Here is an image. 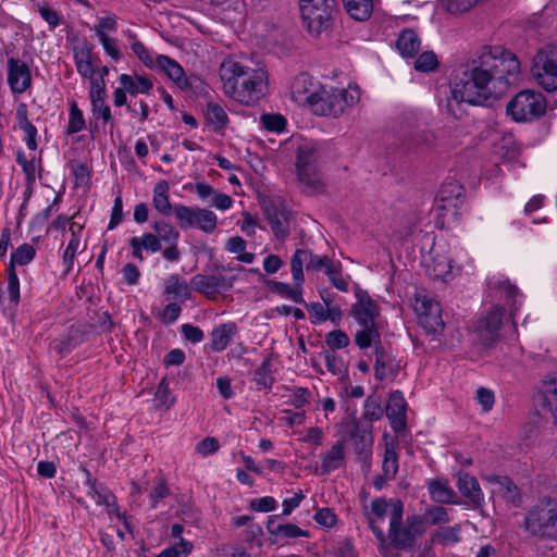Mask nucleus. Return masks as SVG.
Segmentation results:
<instances>
[{"label": "nucleus", "instance_id": "obj_7", "mask_svg": "<svg viewBox=\"0 0 557 557\" xmlns=\"http://www.w3.org/2000/svg\"><path fill=\"white\" fill-rule=\"evenodd\" d=\"M546 101L541 92L530 89L518 92L507 104L506 112L516 122H527L542 116Z\"/></svg>", "mask_w": 557, "mask_h": 557}, {"label": "nucleus", "instance_id": "obj_8", "mask_svg": "<svg viewBox=\"0 0 557 557\" xmlns=\"http://www.w3.org/2000/svg\"><path fill=\"white\" fill-rule=\"evenodd\" d=\"M533 75L547 92L557 91V45H546L533 57Z\"/></svg>", "mask_w": 557, "mask_h": 557}, {"label": "nucleus", "instance_id": "obj_21", "mask_svg": "<svg viewBox=\"0 0 557 557\" xmlns=\"http://www.w3.org/2000/svg\"><path fill=\"white\" fill-rule=\"evenodd\" d=\"M278 515L269 516L267 531L272 543H278L283 539L309 537L310 532L302 530L294 523H277Z\"/></svg>", "mask_w": 557, "mask_h": 557}, {"label": "nucleus", "instance_id": "obj_26", "mask_svg": "<svg viewBox=\"0 0 557 557\" xmlns=\"http://www.w3.org/2000/svg\"><path fill=\"white\" fill-rule=\"evenodd\" d=\"M16 120L20 129L25 133V144L28 149H37V128L28 120V107L26 103L21 102L16 107Z\"/></svg>", "mask_w": 557, "mask_h": 557}, {"label": "nucleus", "instance_id": "obj_6", "mask_svg": "<svg viewBox=\"0 0 557 557\" xmlns=\"http://www.w3.org/2000/svg\"><path fill=\"white\" fill-rule=\"evenodd\" d=\"M73 59L78 74L90 81V103L106 100V83L102 78H97L96 69H94L92 47L86 40L81 46L73 48Z\"/></svg>", "mask_w": 557, "mask_h": 557}, {"label": "nucleus", "instance_id": "obj_28", "mask_svg": "<svg viewBox=\"0 0 557 557\" xmlns=\"http://www.w3.org/2000/svg\"><path fill=\"white\" fill-rule=\"evenodd\" d=\"M190 286L180 274H171L164 286V295L177 301L184 302L191 297Z\"/></svg>", "mask_w": 557, "mask_h": 557}, {"label": "nucleus", "instance_id": "obj_47", "mask_svg": "<svg viewBox=\"0 0 557 557\" xmlns=\"http://www.w3.org/2000/svg\"><path fill=\"white\" fill-rule=\"evenodd\" d=\"M8 294L10 308L16 310L20 304V280L12 264L8 267Z\"/></svg>", "mask_w": 557, "mask_h": 557}, {"label": "nucleus", "instance_id": "obj_18", "mask_svg": "<svg viewBox=\"0 0 557 557\" xmlns=\"http://www.w3.org/2000/svg\"><path fill=\"white\" fill-rule=\"evenodd\" d=\"M374 356V376L377 381H384L388 376L395 379L398 375L401 367L391 348L385 347L382 343H377Z\"/></svg>", "mask_w": 557, "mask_h": 557}, {"label": "nucleus", "instance_id": "obj_9", "mask_svg": "<svg viewBox=\"0 0 557 557\" xmlns=\"http://www.w3.org/2000/svg\"><path fill=\"white\" fill-rule=\"evenodd\" d=\"M312 111L318 115H341L346 108L347 90L333 88L322 89L320 92H311L305 97Z\"/></svg>", "mask_w": 557, "mask_h": 557}, {"label": "nucleus", "instance_id": "obj_16", "mask_svg": "<svg viewBox=\"0 0 557 557\" xmlns=\"http://www.w3.org/2000/svg\"><path fill=\"white\" fill-rule=\"evenodd\" d=\"M235 277L223 275L196 274L190 278V287L209 299L215 298L221 290H228L233 287Z\"/></svg>", "mask_w": 557, "mask_h": 557}, {"label": "nucleus", "instance_id": "obj_42", "mask_svg": "<svg viewBox=\"0 0 557 557\" xmlns=\"http://www.w3.org/2000/svg\"><path fill=\"white\" fill-rule=\"evenodd\" d=\"M156 236L166 244H177L180 232L164 220H156L151 225Z\"/></svg>", "mask_w": 557, "mask_h": 557}, {"label": "nucleus", "instance_id": "obj_52", "mask_svg": "<svg viewBox=\"0 0 557 557\" xmlns=\"http://www.w3.org/2000/svg\"><path fill=\"white\" fill-rule=\"evenodd\" d=\"M91 112L96 120H102L103 124H110L111 131L115 127L116 123L106 100L91 102Z\"/></svg>", "mask_w": 557, "mask_h": 557}, {"label": "nucleus", "instance_id": "obj_35", "mask_svg": "<svg viewBox=\"0 0 557 557\" xmlns=\"http://www.w3.org/2000/svg\"><path fill=\"white\" fill-rule=\"evenodd\" d=\"M268 288L281 297L293 300L296 304H305L302 298L301 284L296 283V287H290L289 284L270 280L267 283Z\"/></svg>", "mask_w": 557, "mask_h": 557}, {"label": "nucleus", "instance_id": "obj_34", "mask_svg": "<svg viewBox=\"0 0 557 557\" xmlns=\"http://www.w3.org/2000/svg\"><path fill=\"white\" fill-rule=\"evenodd\" d=\"M152 203L154 209L164 216L174 213V207L169 199V184L166 181H161L156 184L153 188Z\"/></svg>", "mask_w": 557, "mask_h": 557}, {"label": "nucleus", "instance_id": "obj_51", "mask_svg": "<svg viewBox=\"0 0 557 557\" xmlns=\"http://www.w3.org/2000/svg\"><path fill=\"white\" fill-rule=\"evenodd\" d=\"M36 256L35 248L29 244H23L16 248L11 255L10 264L15 268V264L25 265L29 263Z\"/></svg>", "mask_w": 557, "mask_h": 557}, {"label": "nucleus", "instance_id": "obj_19", "mask_svg": "<svg viewBox=\"0 0 557 557\" xmlns=\"http://www.w3.org/2000/svg\"><path fill=\"white\" fill-rule=\"evenodd\" d=\"M8 84L13 94H23L32 85L29 66L22 60L9 58L8 60Z\"/></svg>", "mask_w": 557, "mask_h": 557}, {"label": "nucleus", "instance_id": "obj_46", "mask_svg": "<svg viewBox=\"0 0 557 557\" xmlns=\"http://www.w3.org/2000/svg\"><path fill=\"white\" fill-rule=\"evenodd\" d=\"M307 255H309V250L297 249L290 259L292 275L294 281L298 284H302L305 281L302 268L304 264L307 265Z\"/></svg>", "mask_w": 557, "mask_h": 557}, {"label": "nucleus", "instance_id": "obj_37", "mask_svg": "<svg viewBox=\"0 0 557 557\" xmlns=\"http://www.w3.org/2000/svg\"><path fill=\"white\" fill-rule=\"evenodd\" d=\"M347 13L356 21H366L373 9V0H343Z\"/></svg>", "mask_w": 557, "mask_h": 557}, {"label": "nucleus", "instance_id": "obj_23", "mask_svg": "<svg viewBox=\"0 0 557 557\" xmlns=\"http://www.w3.org/2000/svg\"><path fill=\"white\" fill-rule=\"evenodd\" d=\"M487 287L491 292L499 294V298L504 299L505 304L511 308V311L516 309V297L519 295V289L506 276L502 274L490 276L487 278Z\"/></svg>", "mask_w": 557, "mask_h": 557}, {"label": "nucleus", "instance_id": "obj_56", "mask_svg": "<svg viewBox=\"0 0 557 557\" xmlns=\"http://www.w3.org/2000/svg\"><path fill=\"white\" fill-rule=\"evenodd\" d=\"M325 343L331 349L335 350L346 348L349 345L350 339L343 330L338 329L326 334Z\"/></svg>", "mask_w": 557, "mask_h": 557}, {"label": "nucleus", "instance_id": "obj_49", "mask_svg": "<svg viewBox=\"0 0 557 557\" xmlns=\"http://www.w3.org/2000/svg\"><path fill=\"white\" fill-rule=\"evenodd\" d=\"M33 2H34V7L38 11L39 15L41 16V18L44 21L47 22V24L50 26V28H55L57 26L60 25V23H61L60 14L55 10L50 8V5L47 1L39 2V1L33 0Z\"/></svg>", "mask_w": 557, "mask_h": 557}, {"label": "nucleus", "instance_id": "obj_58", "mask_svg": "<svg viewBox=\"0 0 557 557\" xmlns=\"http://www.w3.org/2000/svg\"><path fill=\"white\" fill-rule=\"evenodd\" d=\"M355 296L357 301L351 306V308H358L360 310H380L379 305L370 297L367 290L357 287L355 290Z\"/></svg>", "mask_w": 557, "mask_h": 557}, {"label": "nucleus", "instance_id": "obj_63", "mask_svg": "<svg viewBox=\"0 0 557 557\" xmlns=\"http://www.w3.org/2000/svg\"><path fill=\"white\" fill-rule=\"evenodd\" d=\"M96 35L101 42L103 50L110 55L113 60L119 61L121 59V52L115 47L114 40L110 38L106 32H101L100 29H96Z\"/></svg>", "mask_w": 557, "mask_h": 557}, {"label": "nucleus", "instance_id": "obj_54", "mask_svg": "<svg viewBox=\"0 0 557 557\" xmlns=\"http://www.w3.org/2000/svg\"><path fill=\"white\" fill-rule=\"evenodd\" d=\"M336 262H334L332 259H330L327 256H318L312 253L309 250V255H307V270L310 271H324L326 274V271L331 269Z\"/></svg>", "mask_w": 557, "mask_h": 557}, {"label": "nucleus", "instance_id": "obj_53", "mask_svg": "<svg viewBox=\"0 0 557 557\" xmlns=\"http://www.w3.org/2000/svg\"><path fill=\"white\" fill-rule=\"evenodd\" d=\"M460 527H444L441 528L433 537L434 542L443 545L458 543L460 541Z\"/></svg>", "mask_w": 557, "mask_h": 557}, {"label": "nucleus", "instance_id": "obj_39", "mask_svg": "<svg viewBox=\"0 0 557 557\" xmlns=\"http://www.w3.org/2000/svg\"><path fill=\"white\" fill-rule=\"evenodd\" d=\"M383 412L381 396L372 394L364 401L363 414L360 420L372 424L373 421H377L383 417Z\"/></svg>", "mask_w": 557, "mask_h": 557}, {"label": "nucleus", "instance_id": "obj_64", "mask_svg": "<svg viewBox=\"0 0 557 557\" xmlns=\"http://www.w3.org/2000/svg\"><path fill=\"white\" fill-rule=\"evenodd\" d=\"M475 399L484 412H488L495 403L493 391L485 387H479L476 389Z\"/></svg>", "mask_w": 557, "mask_h": 557}, {"label": "nucleus", "instance_id": "obj_41", "mask_svg": "<svg viewBox=\"0 0 557 557\" xmlns=\"http://www.w3.org/2000/svg\"><path fill=\"white\" fill-rule=\"evenodd\" d=\"M543 397L557 423V376L549 375L543 381Z\"/></svg>", "mask_w": 557, "mask_h": 557}, {"label": "nucleus", "instance_id": "obj_50", "mask_svg": "<svg viewBox=\"0 0 557 557\" xmlns=\"http://www.w3.org/2000/svg\"><path fill=\"white\" fill-rule=\"evenodd\" d=\"M438 65V59L433 51L422 52L414 61V70L422 73L434 72Z\"/></svg>", "mask_w": 557, "mask_h": 557}, {"label": "nucleus", "instance_id": "obj_31", "mask_svg": "<svg viewBox=\"0 0 557 557\" xmlns=\"http://www.w3.org/2000/svg\"><path fill=\"white\" fill-rule=\"evenodd\" d=\"M345 460L344 442L337 441L331 449L323 455L321 474H329L342 467Z\"/></svg>", "mask_w": 557, "mask_h": 557}, {"label": "nucleus", "instance_id": "obj_17", "mask_svg": "<svg viewBox=\"0 0 557 557\" xmlns=\"http://www.w3.org/2000/svg\"><path fill=\"white\" fill-rule=\"evenodd\" d=\"M154 67L164 72L182 90H193L198 87L196 84L200 83L196 76L186 77L181 64L168 55L159 54L156 58Z\"/></svg>", "mask_w": 557, "mask_h": 557}, {"label": "nucleus", "instance_id": "obj_55", "mask_svg": "<svg viewBox=\"0 0 557 557\" xmlns=\"http://www.w3.org/2000/svg\"><path fill=\"white\" fill-rule=\"evenodd\" d=\"M350 313L360 326H376L375 320L380 310L351 308Z\"/></svg>", "mask_w": 557, "mask_h": 557}, {"label": "nucleus", "instance_id": "obj_27", "mask_svg": "<svg viewBox=\"0 0 557 557\" xmlns=\"http://www.w3.org/2000/svg\"><path fill=\"white\" fill-rule=\"evenodd\" d=\"M236 332L237 326L233 322L223 323L215 326L210 334V349L216 352L224 350L228 346L232 337L236 334Z\"/></svg>", "mask_w": 557, "mask_h": 557}, {"label": "nucleus", "instance_id": "obj_2", "mask_svg": "<svg viewBox=\"0 0 557 557\" xmlns=\"http://www.w3.org/2000/svg\"><path fill=\"white\" fill-rule=\"evenodd\" d=\"M219 74L225 95L242 104L253 106L265 96L268 73L262 67L250 69L233 59H226Z\"/></svg>", "mask_w": 557, "mask_h": 557}, {"label": "nucleus", "instance_id": "obj_62", "mask_svg": "<svg viewBox=\"0 0 557 557\" xmlns=\"http://www.w3.org/2000/svg\"><path fill=\"white\" fill-rule=\"evenodd\" d=\"M276 500L272 496L253 498L250 500L249 508L257 512H271L276 508Z\"/></svg>", "mask_w": 557, "mask_h": 557}, {"label": "nucleus", "instance_id": "obj_43", "mask_svg": "<svg viewBox=\"0 0 557 557\" xmlns=\"http://www.w3.org/2000/svg\"><path fill=\"white\" fill-rule=\"evenodd\" d=\"M153 400H154L156 408H164L165 410L170 409L174 405L175 397L173 396V394L169 387V382H168L166 377H163L159 382L156 393H154Z\"/></svg>", "mask_w": 557, "mask_h": 557}, {"label": "nucleus", "instance_id": "obj_38", "mask_svg": "<svg viewBox=\"0 0 557 557\" xmlns=\"http://www.w3.org/2000/svg\"><path fill=\"white\" fill-rule=\"evenodd\" d=\"M388 537L391 540V544L397 549L411 548L416 544V539L408 528L406 525L403 527V524H398L394 529L389 527Z\"/></svg>", "mask_w": 557, "mask_h": 557}, {"label": "nucleus", "instance_id": "obj_40", "mask_svg": "<svg viewBox=\"0 0 557 557\" xmlns=\"http://www.w3.org/2000/svg\"><path fill=\"white\" fill-rule=\"evenodd\" d=\"M362 329L357 331L355 334V344L360 349H367L374 345L376 347L377 343L381 342V334L379 332L377 326H361Z\"/></svg>", "mask_w": 557, "mask_h": 557}, {"label": "nucleus", "instance_id": "obj_24", "mask_svg": "<svg viewBox=\"0 0 557 557\" xmlns=\"http://www.w3.org/2000/svg\"><path fill=\"white\" fill-rule=\"evenodd\" d=\"M487 287L491 292L499 294V298L504 299L505 304L511 308V311L516 309V297L519 295V289L506 276L502 274L490 276L487 278Z\"/></svg>", "mask_w": 557, "mask_h": 557}, {"label": "nucleus", "instance_id": "obj_4", "mask_svg": "<svg viewBox=\"0 0 557 557\" xmlns=\"http://www.w3.org/2000/svg\"><path fill=\"white\" fill-rule=\"evenodd\" d=\"M523 525L532 536L557 540V505L549 498L541 500L528 510Z\"/></svg>", "mask_w": 557, "mask_h": 557}, {"label": "nucleus", "instance_id": "obj_61", "mask_svg": "<svg viewBox=\"0 0 557 557\" xmlns=\"http://www.w3.org/2000/svg\"><path fill=\"white\" fill-rule=\"evenodd\" d=\"M406 527L416 539L417 536L422 535L425 532L426 519L424 516L419 515L408 516L406 519Z\"/></svg>", "mask_w": 557, "mask_h": 557}, {"label": "nucleus", "instance_id": "obj_45", "mask_svg": "<svg viewBox=\"0 0 557 557\" xmlns=\"http://www.w3.org/2000/svg\"><path fill=\"white\" fill-rule=\"evenodd\" d=\"M86 127V122L82 110L78 108L75 101L70 103L69 110V124L66 127V134L73 135Z\"/></svg>", "mask_w": 557, "mask_h": 557}, {"label": "nucleus", "instance_id": "obj_12", "mask_svg": "<svg viewBox=\"0 0 557 557\" xmlns=\"http://www.w3.org/2000/svg\"><path fill=\"white\" fill-rule=\"evenodd\" d=\"M350 424L351 429L349 430V438L352 441L357 459L362 465H369L373 446L372 424L364 423L355 414L351 417Z\"/></svg>", "mask_w": 557, "mask_h": 557}, {"label": "nucleus", "instance_id": "obj_1", "mask_svg": "<svg viewBox=\"0 0 557 557\" xmlns=\"http://www.w3.org/2000/svg\"><path fill=\"white\" fill-rule=\"evenodd\" d=\"M519 72L520 62L512 52L499 46L483 47L476 58L455 71L447 113L461 119L462 103L484 106L488 99L500 96Z\"/></svg>", "mask_w": 557, "mask_h": 557}, {"label": "nucleus", "instance_id": "obj_10", "mask_svg": "<svg viewBox=\"0 0 557 557\" xmlns=\"http://www.w3.org/2000/svg\"><path fill=\"white\" fill-rule=\"evenodd\" d=\"M174 215L182 230L196 227L203 233L211 234L216 228V214L205 208L176 205L174 206Z\"/></svg>", "mask_w": 557, "mask_h": 557}, {"label": "nucleus", "instance_id": "obj_3", "mask_svg": "<svg viewBox=\"0 0 557 557\" xmlns=\"http://www.w3.org/2000/svg\"><path fill=\"white\" fill-rule=\"evenodd\" d=\"M320 151L315 145L306 143L298 147L296 153V173L302 191L308 195L322 194L324 183L318 169Z\"/></svg>", "mask_w": 557, "mask_h": 557}, {"label": "nucleus", "instance_id": "obj_44", "mask_svg": "<svg viewBox=\"0 0 557 557\" xmlns=\"http://www.w3.org/2000/svg\"><path fill=\"white\" fill-rule=\"evenodd\" d=\"M83 342V333H81L78 329H71L69 334L55 345L54 349L59 355L63 356L72 351Z\"/></svg>", "mask_w": 557, "mask_h": 557}, {"label": "nucleus", "instance_id": "obj_60", "mask_svg": "<svg viewBox=\"0 0 557 557\" xmlns=\"http://www.w3.org/2000/svg\"><path fill=\"white\" fill-rule=\"evenodd\" d=\"M342 264L341 262H336L329 271H326V275L331 281L332 285L341 292L348 290L347 281L341 275Z\"/></svg>", "mask_w": 557, "mask_h": 557}, {"label": "nucleus", "instance_id": "obj_29", "mask_svg": "<svg viewBox=\"0 0 557 557\" xmlns=\"http://www.w3.org/2000/svg\"><path fill=\"white\" fill-rule=\"evenodd\" d=\"M86 475L85 484L88 486L87 494L96 502L97 505L111 506V499H114V495L102 484H99L97 479L92 478L90 471L86 468H82Z\"/></svg>", "mask_w": 557, "mask_h": 557}, {"label": "nucleus", "instance_id": "obj_57", "mask_svg": "<svg viewBox=\"0 0 557 557\" xmlns=\"http://www.w3.org/2000/svg\"><path fill=\"white\" fill-rule=\"evenodd\" d=\"M71 239L63 252V262L66 264L67 270L73 265L74 257L79 246L81 238L75 234V225H71Z\"/></svg>", "mask_w": 557, "mask_h": 557}, {"label": "nucleus", "instance_id": "obj_11", "mask_svg": "<svg viewBox=\"0 0 557 557\" xmlns=\"http://www.w3.org/2000/svg\"><path fill=\"white\" fill-rule=\"evenodd\" d=\"M414 311L420 317V324L428 334L438 338L444 331L445 323L441 314V306L437 301L429 299L425 296L417 297L414 301Z\"/></svg>", "mask_w": 557, "mask_h": 557}, {"label": "nucleus", "instance_id": "obj_33", "mask_svg": "<svg viewBox=\"0 0 557 557\" xmlns=\"http://www.w3.org/2000/svg\"><path fill=\"white\" fill-rule=\"evenodd\" d=\"M119 82L131 96L147 94L153 87L152 81L141 75L133 77L128 74H121Z\"/></svg>", "mask_w": 557, "mask_h": 557}, {"label": "nucleus", "instance_id": "obj_15", "mask_svg": "<svg viewBox=\"0 0 557 557\" xmlns=\"http://www.w3.org/2000/svg\"><path fill=\"white\" fill-rule=\"evenodd\" d=\"M456 486L463 497L461 505H466L474 510L481 509L484 504V494L475 476L459 471L457 473Z\"/></svg>", "mask_w": 557, "mask_h": 557}, {"label": "nucleus", "instance_id": "obj_36", "mask_svg": "<svg viewBox=\"0 0 557 557\" xmlns=\"http://www.w3.org/2000/svg\"><path fill=\"white\" fill-rule=\"evenodd\" d=\"M207 124L213 127L214 132H221L228 124V116L225 110L215 102H208L205 112Z\"/></svg>", "mask_w": 557, "mask_h": 557}, {"label": "nucleus", "instance_id": "obj_22", "mask_svg": "<svg viewBox=\"0 0 557 557\" xmlns=\"http://www.w3.org/2000/svg\"><path fill=\"white\" fill-rule=\"evenodd\" d=\"M426 487L433 502L438 504L461 505V499L457 497L456 492L449 486L446 479L438 476L431 479Z\"/></svg>", "mask_w": 557, "mask_h": 557}, {"label": "nucleus", "instance_id": "obj_14", "mask_svg": "<svg viewBox=\"0 0 557 557\" xmlns=\"http://www.w3.org/2000/svg\"><path fill=\"white\" fill-rule=\"evenodd\" d=\"M504 315L505 309L496 306L478 321L474 332L476 339L482 346L492 347L499 339V331Z\"/></svg>", "mask_w": 557, "mask_h": 557}, {"label": "nucleus", "instance_id": "obj_59", "mask_svg": "<svg viewBox=\"0 0 557 557\" xmlns=\"http://www.w3.org/2000/svg\"><path fill=\"white\" fill-rule=\"evenodd\" d=\"M424 517L431 524L446 523L450 521L448 511L443 506H432L428 508Z\"/></svg>", "mask_w": 557, "mask_h": 557}, {"label": "nucleus", "instance_id": "obj_13", "mask_svg": "<svg viewBox=\"0 0 557 557\" xmlns=\"http://www.w3.org/2000/svg\"><path fill=\"white\" fill-rule=\"evenodd\" d=\"M261 208L265 220L277 240H284L290 232L289 215L290 211L281 201L264 199Z\"/></svg>", "mask_w": 557, "mask_h": 557}, {"label": "nucleus", "instance_id": "obj_20", "mask_svg": "<svg viewBox=\"0 0 557 557\" xmlns=\"http://www.w3.org/2000/svg\"><path fill=\"white\" fill-rule=\"evenodd\" d=\"M407 403L399 391L391 393L385 408L386 417L389 420L394 432L399 433L406 429Z\"/></svg>", "mask_w": 557, "mask_h": 557}, {"label": "nucleus", "instance_id": "obj_48", "mask_svg": "<svg viewBox=\"0 0 557 557\" xmlns=\"http://www.w3.org/2000/svg\"><path fill=\"white\" fill-rule=\"evenodd\" d=\"M260 122L267 131L277 134L284 132L287 125L286 119L280 113H263Z\"/></svg>", "mask_w": 557, "mask_h": 557}, {"label": "nucleus", "instance_id": "obj_25", "mask_svg": "<svg viewBox=\"0 0 557 557\" xmlns=\"http://www.w3.org/2000/svg\"><path fill=\"white\" fill-rule=\"evenodd\" d=\"M487 481L498 486V494L513 506L521 504V493L516 483L507 475H491Z\"/></svg>", "mask_w": 557, "mask_h": 557}, {"label": "nucleus", "instance_id": "obj_5", "mask_svg": "<svg viewBox=\"0 0 557 557\" xmlns=\"http://www.w3.org/2000/svg\"><path fill=\"white\" fill-rule=\"evenodd\" d=\"M300 12L308 32L313 36L330 29L338 13L336 0L300 2Z\"/></svg>", "mask_w": 557, "mask_h": 557}, {"label": "nucleus", "instance_id": "obj_30", "mask_svg": "<svg viewBox=\"0 0 557 557\" xmlns=\"http://www.w3.org/2000/svg\"><path fill=\"white\" fill-rule=\"evenodd\" d=\"M396 46L403 57L413 58L420 50L421 41L413 29L406 28L400 32Z\"/></svg>", "mask_w": 557, "mask_h": 557}, {"label": "nucleus", "instance_id": "obj_32", "mask_svg": "<svg viewBox=\"0 0 557 557\" xmlns=\"http://www.w3.org/2000/svg\"><path fill=\"white\" fill-rule=\"evenodd\" d=\"M251 380L255 382L257 389L271 388L275 382L272 373V358L265 356L261 364L251 372Z\"/></svg>", "mask_w": 557, "mask_h": 557}]
</instances>
